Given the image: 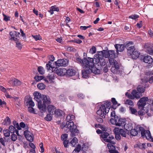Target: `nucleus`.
Wrapping results in <instances>:
<instances>
[{"label": "nucleus", "mask_w": 153, "mask_h": 153, "mask_svg": "<svg viewBox=\"0 0 153 153\" xmlns=\"http://www.w3.org/2000/svg\"><path fill=\"white\" fill-rule=\"evenodd\" d=\"M76 61L80 63H83V69L82 70V77L85 78L89 77V74L91 73L95 74H99L100 71L99 69L94 67V59L92 58L87 57L84 58L83 60L79 57L76 59Z\"/></svg>", "instance_id": "f257e3e1"}, {"label": "nucleus", "mask_w": 153, "mask_h": 153, "mask_svg": "<svg viewBox=\"0 0 153 153\" xmlns=\"http://www.w3.org/2000/svg\"><path fill=\"white\" fill-rule=\"evenodd\" d=\"M115 56L114 51V50H104L103 51H101L99 52L98 54L94 55L95 64H97L98 66H100L99 68L102 70V68H101L105 66L106 63L105 60L103 58L104 57L105 58H108L109 61L110 60L114 59Z\"/></svg>", "instance_id": "f03ea898"}, {"label": "nucleus", "mask_w": 153, "mask_h": 153, "mask_svg": "<svg viewBox=\"0 0 153 153\" xmlns=\"http://www.w3.org/2000/svg\"><path fill=\"white\" fill-rule=\"evenodd\" d=\"M74 118V116L73 115H68L67 116L66 120L67 121L66 124L64 126H63L62 128L64 127H65L69 129L71 133L70 135L71 137H74L75 135V133H79V130L77 129L76 126V125H74V123L73 121Z\"/></svg>", "instance_id": "7ed1b4c3"}, {"label": "nucleus", "mask_w": 153, "mask_h": 153, "mask_svg": "<svg viewBox=\"0 0 153 153\" xmlns=\"http://www.w3.org/2000/svg\"><path fill=\"white\" fill-rule=\"evenodd\" d=\"M110 121L112 124L119 126H123L124 127H125L126 124V120L125 118H122L119 117H115V119L111 118L110 120Z\"/></svg>", "instance_id": "20e7f679"}, {"label": "nucleus", "mask_w": 153, "mask_h": 153, "mask_svg": "<svg viewBox=\"0 0 153 153\" xmlns=\"http://www.w3.org/2000/svg\"><path fill=\"white\" fill-rule=\"evenodd\" d=\"M51 103V100L48 96L42 95V98L41 101L40 108H39L41 111L45 112L46 109V105Z\"/></svg>", "instance_id": "39448f33"}, {"label": "nucleus", "mask_w": 153, "mask_h": 153, "mask_svg": "<svg viewBox=\"0 0 153 153\" xmlns=\"http://www.w3.org/2000/svg\"><path fill=\"white\" fill-rule=\"evenodd\" d=\"M19 32L14 31H12L10 33V35L11 37L10 39H13L16 41V47L18 48H19Z\"/></svg>", "instance_id": "423d86ee"}, {"label": "nucleus", "mask_w": 153, "mask_h": 153, "mask_svg": "<svg viewBox=\"0 0 153 153\" xmlns=\"http://www.w3.org/2000/svg\"><path fill=\"white\" fill-rule=\"evenodd\" d=\"M33 95L34 97V99L37 102L38 107L40 108L41 105V101L42 98V95L39 92L35 91L33 93Z\"/></svg>", "instance_id": "0eeeda50"}, {"label": "nucleus", "mask_w": 153, "mask_h": 153, "mask_svg": "<svg viewBox=\"0 0 153 153\" xmlns=\"http://www.w3.org/2000/svg\"><path fill=\"white\" fill-rule=\"evenodd\" d=\"M108 112L109 110H106L104 106H102L101 105L99 109L97 111L96 113L102 118H105V116L106 115L107 113H108Z\"/></svg>", "instance_id": "6e6552de"}, {"label": "nucleus", "mask_w": 153, "mask_h": 153, "mask_svg": "<svg viewBox=\"0 0 153 153\" xmlns=\"http://www.w3.org/2000/svg\"><path fill=\"white\" fill-rule=\"evenodd\" d=\"M148 100V98L147 97H143L140 99L138 102L137 104L138 108L140 109H143L146 104V102Z\"/></svg>", "instance_id": "1a4fd4ad"}, {"label": "nucleus", "mask_w": 153, "mask_h": 153, "mask_svg": "<svg viewBox=\"0 0 153 153\" xmlns=\"http://www.w3.org/2000/svg\"><path fill=\"white\" fill-rule=\"evenodd\" d=\"M68 61L67 59H60L57 60L55 62L56 66H66L68 64Z\"/></svg>", "instance_id": "9d476101"}, {"label": "nucleus", "mask_w": 153, "mask_h": 153, "mask_svg": "<svg viewBox=\"0 0 153 153\" xmlns=\"http://www.w3.org/2000/svg\"><path fill=\"white\" fill-rule=\"evenodd\" d=\"M146 49V52L149 54L153 56V46L151 45L150 43H146L144 45Z\"/></svg>", "instance_id": "9b49d317"}, {"label": "nucleus", "mask_w": 153, "mask_h": 153, "mask_svg": "<svg viewBox=\"0 0 153 153\" xmlns=\"http://www.w3.org/2000/svg\"><path fill=\"white\" fill-rule=\"evenodd\" d=\"M66 69L64 68H59L57 67L54 68V72L58 76H63L66 74Z\"/></svg>", "instance_id": "f8f14e48"}, {"label": "nucleus", "mask_w": 153, "mask_h": 153, "mask_svg": "<svg viewBox=\"0 0 153 153\" xmlns=\"http://www.w3.org/2000/svg\"><path fill=\"white\" fill-rule=\"evenodd\" d=\"M109 63L110 64L112 65L111 68V71L112 72H113V71L114 70V68L116 70H118L120 69L119 64L116 60L114 59L110 60Z\"/></svg>", "instance_id": "ddd939ff"}, {"label": "nucleus", "mask_w": 153, "mask_h": 153, "mask_svg": "<svg viewBox=\"0 0 153 153\" xmlns=\"http://www.w3.org/2000/svg\"><path fill=\"white\" fill-rule=\"evenodd\" d=\"M24 135L27 140L30 142L33 141V134L28 131H25L24 132Z\"/></svg>", "instance_id": "4468645a"}, {"label": "nucleus", "mask_w": 153, "mask_h": 153, "mask_svg": "<svg viewBox=\"0 0 153 153\" xmlns=\"http://www.w3.org/2000/svg\"><path fill=\"white\" fill-rule=\"evenodd\" d=\"M114 47L116 50V51L118 54V52L123 51L125 48V45L123 44H116L114 45Z\"/></svg>", "instance_id": "2eb2a0df"}, {"label": "nucleus", "mask_w": 153, "mask_h": 153, "mask_svg": "<svg viewBox=\"0 0 153 153\" xmlns=\"http://www.w3.org/2000/svg\"><path fill=\"white\" fill-rule=\"evenodd\" d=\"M107 146L109 149L108 152L110 153H119V152L116 149L114 146L111 144L108 143Z\"/></svg>", "instance_id": "dca6fc26"}, {"label": "nucleus", "mask_w": 153, "mask_h": 153, "mask_svg": "<svg viewBox=\"0 0 153 153\" xmlns=\"http://www.w3.org/2000/svg\"><path fill=\"white\" fill-rule=\"evenodd\" d=\"M47 109L49 113L51 115L54 114L56 110V107L52 105H49L48 106Z\"/></svg>", "instance_id": "f3484780"}, {"label": "nucleus", "mask_w": 153, "mask_h": 153, "mask_svg": "<svg viewBox=\"0 0 153 153\" xmlns=\"http://www.w3.org/2000/svg\"><path fill=\"white\" fill-rule=\"evenodd\" d=\"M66 75L69 76H72L75 75L76 74V71L73 69H66Z\"/></svg>", "instance_id": "a211bd4d"}, {"label": "nucleus", "mask_w": 153, "mask_h": 153, "mask_svg": "<svg viewBox=\"0 0 153 153\" xmlns=\"http://www.w3.org/2000/svg\"><path fill=\"white\" fill-rule=\"evenodd\" d=\"M143 60L145 63L151 64L153 61V59L151 56H147L144 57Z\"/></svg>", "instance_id": "6ab92c4d"}, {"label": "nucleus", "mask_w": 153, "mask_h": 153, "mask_svg": "<svg viewBox=\"0 0 153 153\" xmlns=\"http://www.w3.org/2000/svg\"><path fill=\"white\" fill-rule=\"evenodd\" d=\"M9 130L10 131L11 133H16V134H17L18 136H19V133L18 130L16 129V127H14L13 126L11 125L9 127Z\"/></svg>", "instance_id": "aec40b11"}, {"label": "nucleus", "mask_w": 153, "mask_h": 153, "mask_svg": "<svg viewBox=\"0 0 153 153\" xmlns=\"http://www.w3.org/2000/svg\"><path fill=\"white\" fill-rule=\"evenodd\" d=\"M132 95L134 98H136L137 99H139L142 95L141 93L135 90H133L132 92Z\"/></svg>", "instance_id": "412c9836"}, {"label": "nucleus", "mask_w": 153, "mask_h": 153, "mask_svg": "<svg viewBox=\"0 0 153 153\" xmlns=\"http://www.w3.org/2000/svg\"><path fill=\"white\" fill-rule=\"evenodd\" d=\"M111 102L108 101H106L103 104L101 105L102 106H104L105 108H106V110L108 109V110H109L111 107Z\"/></svg>", "instance_id": "4be33fe9"}, {"label": "nucleus", "mask_w": 153, "mask_h": 153, "mask_svg": "<svg viewBox=\"0 0 153 153\" xmlns=\"http://www.w3.org/2000/svg\"><path fill=\"white\" fill-rule=\"evenodd\" d=\"M19 80L16 79H13L10 80L9 82V83L12 86H17L18 85Z\"/></svg>", "instance_id": "5701e85b"}, {"label": "nucleus", "mask_w": 153, "mask_h": 153, "mask_svg": "<svg viewBox=\"0 0 153 153\" xmlns=\"http://www.w3.org/2000/svg\"><path fill=\"white\" fill-rule=\"evenodd\" d=\"M145 137L148 140L150 141L153 142V138L151 135V134L150 131L149 130H147L146 131V135Z\"/></svg>", "instance_id": "b1692460"}, {"label": "nucleus", "mask_w": 153, "mask_h": 153, "mask_svg": "<svg viewBox=\"0 0 153 153\" xmlns=\"http://www.w3.org/2000/svg\"><path fill=\"white\" fill-rule=\"evenodd\" d=\"M140 55V53L139 52L134 50L131 56L133 59H136L139 57Z\"/></svg>", "instance_id": "393cba45"}, {"label": "nucleus", "mask_w": 153, "mask_h": 153, "mask_svg": "<svg viewBox=\"0 0 153 153\" xmlns=\"http://www.w3.org/2000/svg\"><path fill=\"white\" fill-rule=\"evenodd\" d=\"M64 114L63 112L59 109H58L55 112L54 114H55L56 116L57 117H60L62 116Z\"/></svg>", "instance_id": "a878e982"}, {"label": "nucleus", "mask_w": 153, "mask_h": 153, "mask_svg": "<svg viewBox=\"0 0 153 153\" xmlns=\"http://www.w3.org/2000/svg\"><path fill=\"white\" fill-rule=\"evenodd\" d=\"M111 101L112 103V105L111 106V108L114 109H115L117 108L116 105L118 104L117 102L114 98H111Z\"/></svg>", "instance_id": "bb28decb"}, {"label": "nucleus", "mask_w": 153, "mask_h": 153, "mask_svg": "<svg viewBox=\"0 0 153 153\" xmlns=\"http://www.w3.org/2000/svg\"><path fill=\"white\" fill-rule=\"evenodd\" d=\"M21 128H24L25 131H28V127L27 125L25 124L24 122H21L20 123V130L21 129Z\"/></svg>", "instance_id": "cd10ccee"}, {"label": "nucleus", "mask_w": 153, "mask_h": 153, "mask_svg": "<svg viewBox=\"0 0 153 153\" xmlns=\"http://www.w3.org/2000/svg\"><path fill=\"white\" fill-rule=\"evenodd\" d=\"M11 123L10 119L8 117H7L4 120V122H3V124L4 125L7 126L10 125Z\"/></svg>", "instance_id": "c85d7f7f"}, {"label": "nucleus", "mask_w": 153, "mask_h": 153, "mask_svg": "<svg viewBox=\"0 0 153 153\" xmlns=\"http://www.w3.org/2000/svg\"><path fill=\"white\" fill-rule=\"evenodd\" d=\"M109 134L106 132H103L102 134L100 135V137L103 139L104 140L105 139H107L108 136L109 135Z\"/></svg>", "instance_id": "c756f323"}, {"label": "nucleus", "mask_w": 153, "mask_h": 153, "mask_svg": "<svg viewBox=\"0 0 153 153\" xmlns=\"http://www.w3.org/2000/svg\"><path fill=\"white\" fill-rule=\"evenodd\" d=\"M133 43L132 42H129L126 43V45H125V48L127 49H130V48H134V47L133 45Z\"/></svg>", "instance_id": "7c9ffc66"}, {"label": "nucleus", "mask_w": 153, "mask_h": 153, "mask_svg": "<svg viewBox=\"0 0 153 153\" xmlns=\"http://www.w3.org/2000/svg\"><path fill=\"white\" fill-rule=\"evenodd\" d=\"M54 74L53 72V71L51 74H49L47 76V79H48L50 81L54 79Z\"/></svg>", "instance_id": "2f4dec72"}, {"label": "nucleus", "mask_w": 153, "mask_h": 153, "mask_svg": "<svg viewBox=\"0 0 153 153\" xmlns=\"http://www.w3.org/2000/svg\"><path fill=\"white\" fill-rule=\"evenodd\" d=\"M129 110L132 114H134L136 116L137 115V111L134 108L131 107H129Z\"/></svg>", "instance_id": "473e14b6"}, {"label": "nucleus", "mask_w": 153, "mask_h": 153, "mask_svg": "<svg viewBox=\"0 0 153 153\" xmlns=\"http://www.w3.org/2000/svg\"><path fill=\"white\" fill-rule=\"evenodd\" d=\"M78 143L77 139L76 137L73 138L72 140L71 141L70 143L73 147H75L76 144Z\"/></svg>", "instance_id": "72a5a7b5"}, {"label": "nucleus", "mask_w": 153, "mask_h": 153, "mask_svg": "<svg viewBox=\"0 0 153 153\" xmlns=\"http://www.w3.org/2000/svg\"><path fill=\"white\" fill-rule=\"evenodd\" d=\"M140 130L141 131V134L142 137L143 138L145 137L146 135V130L142 127L140 128Z\"/></svg>", "instance_id": "f704fd0d"}, {"label": "nucleus", "mask_w": 153, "mask_h": 153, "mask_svg": "<svg viewBox=\"0 0 153 153\" xmlns=\"http://www.w3.org/2000/svg\"><path fill=\"white\" fill-rule=\"evenodd\" d=\"M135 50L134 47V48H130V49H127V52L128 55L129 56H131V54H132L133 52Z\"/></svg>", "instance_id": "c9c22d12"}, {"label": "nucleus", "mask_w": 153, "mask_h": 153, "mask_svg": "<svg viewBox=\"0 0 153 153\" xmlns=\"http://www.w3.org/2000/svg\"><path fill=\"white\" fill-rule=\"evenodd\" d=\"M38 71L40 74L41 75H43L45 73V70L43 67L42 66H39L38 67Z\"/></svg>", "instance_id": "e433bc0d"}, {"label": "nucleus", "mask_w": 153, "mask_h": 153, "mask_svg": "<svg viewBox=\"0 0 153 153\" xmlns=\"http://www.w3.org/2000/svg\"><path fill=\"white\" fill-rule=\"evenodd\" d=\"M137 90L138 92H140L142 94L143 93L145 90V87H141L140 86H138L137 88Z\"/></svg>", "instance_id": "4c0bfd02"}, {"label": "nucleus", "mask_w": 153, "mask_h": 153, "mask_svg": "<svg viewBox=\"0 0 153 153\" xmlns=\"http://www.w3.org/2000/svg\"><path fill=\"white\" fill-rule=\"evenodd\" d=\"M119 133L120 135H121L122 137H126V132L124 130L122 129H120L119 130Z\"/></svg>", "instance_id": "58836bf2"}, {"label": "nucleus", "mask_w": 153, "mask_h": 153, "mask_svg": "<svg viewBox=\"0 0 153 153\" xmlns=\"http://www.w3.org/2000/svg\"><path fill=\"white\" fill-rule=\"evenodd\" d=\"M38 88L40 90H43L45 89V85L42 83H39L37 85Z\"/></svg>", "instance_id": "ea45409f"}, {"label": "nucleus", "mask_w": 153, "mask_h": 153, "mask_svg": "<svg viewBox=\"0 0 153 153\" xmlns=\"http://www.w3.org/2000/svg\"><path fill=\"white\" fill-rule=\"evenodd\" d=\"M130 134L131 135L135 136L137 135L138 133L137 131L135 129H132L131 130Z\"/></svg>", "instance_id": "a19ab883"}, {"label": "nucleus", "mask_w": 153, "mask_h": 153, "mask_svg": "<svg viewBox=\"0 0 153 153\" xmlns=\"http://www.w3.org/2000/svg\"><path fill=\"white\" fill-rule=\"evenodd\" d=\"M52 115H51L49 113L45 117V120L47 121H50L52 119Z\"/></svg>", "instance_id": "79ce46f5"}, {"label": "nucleus", "mask_w": 153, "mask_h": 153, "mask_svg": "<svg viewBox=\"0 0 153 153\" xmlns=\"http://www.w3.org/2000/svg\"><path fill=\"white\" fill-rule=\"evenodd\" d=\"M146 143H140L137 144V146L138 148L140 149H145Z\"/></svg>", "instance_id": "37998d69"}, {"label": "nucleus", "mask_w": 153, "mask_h": 153, "mask_svg": "<svg viewBox=\"0 0 153 153\" xmlns=\"http://www.w3.org/2000/svg\"><path fill=\"white\" fill-rule=\"evenodd\" d=\"M81 145L79 144H78L77 146L75 148V149L74 150L73 152H78L81 150Z\"/></svg>", "instance_id": "c03bdc74"}, {"label": "nucleus", "mask_w": 153, "mask_h": 153, "mask_svg": "<svg viewBox=\"0 0 153 153\" xmlns=\"http://www.w3.org/2000/svg\"><path fill=\"white\" fill-rule=\"evenodd\" d=\"M20 32L21 33V36L23 37V40L24 41L26 40V36L25 34L21 29H20Z\"/></svg>", "instance_id": "a18cd8bd"}, {"label": "nucleus", "mask_w": 153, "mask_h": 153, "mask_svg": "<svg viewBox=\"0 0 153 153\" xmlns=\"http://www.w3.org/2000/svg\"><path fill=\"white\" fill-rule=\"evenodd\" d=\"M125 104H128L131 106H133L134 105L133 102L129 99L127 100L125 102Z\"/></svg>", "instance_id": "49530a36"}, {"label": "nucleus", "mask_w": 153, "mask_h": 153, "mask_svg": "<svg viewBox=\"0 0 153 153\" xmlns=\"http://www.w3.org/2000/svg\"><path fill=\"white\" fill-rule=\"evenodd\" d=\"M137 115L139 116H142L144 115L145 113L143 111V109H142L140 110L137 111Z\"/></svg>", "instance_id": "de8ad7c7"}, {"label": "nucleus", "mask_w": 153, "mask_h": 153, "mask_svg": "<svg viewBox=\"0 0 153 153\" xmlns=\"http://www.w3.org/2000/svg\"><path fill=\"white\" fill-rule=\"evenodd\" d=\"M44 77L43 76H36L34 77V79L36 80L37 82H39L43 79Z\"/></svg>", "instance_id": "09e8293b"}, {"label": "nucleus", "mask_w": 153, "mask_h": 153, "mask_svg": "<svg viewBox=\"0 0 153 153\" xmlns=\"http://www.w3.org/2000/svg\"><path fill=\"white\" fill-rule=\"evenodd\" d=\"M4 135L5 137H8L10 135V131L9 130L6 129L3 131Z\"/></svg>", "instance_id": "8fccbe9b"}, {"label": "nucleus", "mask_w": 153, "mask_h": 153, "mask_svg": "<svg viewBox=\"0 0 153 153\" xmlns=\"http://www.w3.org/2000/svg\"><path fill=\"white\" fill-rule=\"evenodd\" d=\"M25 101L26 102V103L27 104L29 103V101L32 100V98L30 96H27L25 97Z\"/></svg>", "instance_id": "3c124183"}, {"label": "nucleus", "mask_w": 153, "mask_h": 153, "mask_svg": "<svg viewBox=\"0 0 153 153\" xmlns=\"http://www.w3.org/2000/svg\"><path fill=\"white\" fill-rule=\"evenodd\" d=\"M96 49L94 46H93L90 49L89 52L91 54L94 53L96 52Z\"/></svg>", "instance_id": "603ef678"}, {"label": "nucleus", "mask_w": 153, "mask_h": 153, "mask_svg": "<svg viewBox=\"0 0 153 153\" xmlns=\"http://www.w3.org/2000/svg\"><path fill=\"white\" fill-rule=\"evenodd\" d=\"M46 68L48 70H51V71L52 72H53V68H54V67H52V65H47L46 64Z\"/></svg>", "instance_id": "864d4df0"}, {"label": "nucleus", "mask_w": 153, "mask_h": 153, "mask_svg": "<svg viewBox=\"0 0 153 153\" xmlns=\"http://www.w3.org/2000/svg\"><path fill=\"white\" fill-rule=\"evenodd\" d=\"M28 110L30 113L35 114L34 109L31 106H29L28 108Z\"/></svg>", "instance_id": "5fc2aeb1"}, {"label": "nucleus", "mask_w": 153, "mask_h": 153, "mask_svg": "<svg viewBox=\"0 0 153 153\" xmlns=\"http://www.w3.org/2000/svg\"><path fill=\"white\" fill-rule=\"evenodd\" d=\"M139 17V16L135 14L134 15H131L129 16V18L133 19L136 20V19Z\"/></svg>", "instance_id": "6e6d98bb"}, {"label": "nucleus", "mask_w": 153, "mask_h": 153, "mask_svg": "<svg viewBox=\"0 0 153 153\" xmlns=\"http://www.w3.org/2000/svg\"><path fill=\"white\" fill-rule=\"evenodd\" d=\"M13 124L14 127L17 128V129L19 130V125L18 123H16L15 120H14L13 122Z\"/></svg>", "instance_id": "4d7b16f0"}, {"label": "nucleus", "mask_w": 153, "mask_h": 153, "mask_svg": "<svg viewBox=\"0 0 153 153\" xmlns=\"http://www.w3.org/2000/svg\"><path fill=\"white\" fill-rule=\"evenodd\" d=\"M104 141L106 142L109 143V144H113L114 145L116 143L115 142L111 141L110 140V139H105L104 140Z\"/></svg>", "instance_id": "13d9d810"}, {"label": "nucleus", "mask_w": 153, "mask_h": 153, "mask_svg": "<svg viewBox=\"0 0 153 153\" xmlns=\"http://www.w3.org/2000/svg\"><path fill=\"white\" fill-rule=\"evenodd\" d=\"M51 8L52 11H56L58 12L59 11V8L58 7H56L55 6H52Z\"/></svg>", "instance_id": "bf43d9fd"}, {"label": "nucleus", "mask_w": 153, "mask_h": 153, "mask_svg": "<svg viewBox=\"0 0 153 153\" xmlns=\"http://www.w3.org/2000/svg\"><path fill=\"white\" fill-rule=\"evenodd\" d=\"M32 36L35 39L36 41L40 40L42 39L41 36H39L32 35Z\"/></svg>", "instance_id": "052dcab7"}, {"label": "nucleus", "mask_w": 153, "mask_h": 153, "mask_svg": "<svg viewBox=\"0 0 153 153\" xmlns=\"http://www.w3.org/2000/svg\"><path fill=\"white\" fill-rule=\"evenodd\" d=\"M68 136V135L67 134H62L61 137V140H66V139L67 138Z\"/></svg>", "instance_id": "680f3d73"}, {"label": "nucleus", "mask_w": 153, "mask_h": 153, "mask_svg": "<svg viewBox=\"0 0 153 153\" xmlns=\"http://www.w3.org/2000/svg\"><path fill=\"white\" fill-rule=\"evenodd\" d=\"M115 138L116 139L118 140H120L121 139V136H120V134L119 133H115Z\"/></svg>", "instance_id": "e2e57ef3"}, {"label": "nucleus", "mask_w": 153, "mask_h": 153, "mask_svg": "<svg viewBox=\"0 0 153 153\" xmlns=\"http://www.w3.org/2000/svg\"><path fill=\"white\" fill-rule=\"evenodd\" d=\"M11 139L13 141H16L17 139V135L14 134V133H13L11 135Z\"/></svg>", "instance_id": "0e129e2a"}, {"label": "nucleus", "mask_w": 153, "mask_h": 153, "mask_svg": "<svg viewBox=\"0 0 153 153\" xmlns=\"http://www.w3.org/2000/svg\"><path fill=\"white\" fill-rule=\"evenodd\" d=\"M63 141H64L63 142V144L64 147L65 148L68 147V144L69 143L68 140H63Z\"/></svg>", "instance_id": "69168bd1"}, {"label": "nucleus", "mask_w": 153, "mask_h": 153, "mask_svg": "<svg viewBox=\"0 0 153 153\" xmlns=\"http://www.w3.org/2000/svg\"><path fill=\"white\" fill-rule=\"evenodd\" d=\"M97 122L100 123H102L103 122V120L102 118L97 117L96 118Z\"/></svg>", "instance_id": "338daca9"}, {"label": "nucleus", "mask_w": 153, "mask_h": 153, "mask_svg": "<svg viewBox=\"0 0 153 153\" xmlns=\"http://www.w3.org/2000/svg\"><path fill=\"white\" fill-rule=\"evenodd\" d=\"M39 146L40 147L41 149V152L43 153L44 152V149L43 147V144L42 143H41L39 145Z\"/></svg>", "instance_id": "774afa93"}]
</instances>
